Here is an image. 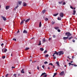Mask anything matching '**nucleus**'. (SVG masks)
Segmentation results:
<instances>
[{
	"mask_svg": "<svg viewBox=\"0 0 77 77\" xmlns=\"http://www.w3.org/2000/svg\"><path fill=\"white\" fill-rule=\"evenodd\" d=\"M64 54V52L63 51H60L58 52L56 51H55V53L53 54H56L57 55L59 54V56H61V54Z\"/></svg>",
	"mask_w": 77,
	"mask_h": 77,
	"instance_id": "nucleus-1",
	"label": "nucleus"
},
{
	"mask_svg": "<svg viewBox=\"0 0 77 77\" xmlns=\"http://www.w3.org/2000/svg\"><path fill=\"white\" fill-rule=\"evenodd\" d=\"M71 34L69 32H67L66 33L65 36H67V37L69 38L70 36H71Z\"/></svg>",
	"mask_w": 77,
	"mask_h": 77,
	"instance_id": "nucleus-2",
	"label": "nucleus"
},
{
	"mask_svg": "<svg viewBox=\"0 0 77 77\" xmlns=\"http://www.w3.org/2000/svg\"><path fill=\"white\" fill-rule=\"evenodd\" d=\"M3 51L4 52H3ZM2 53H4H4H6V51H7V49H6V48H5L4 49H2Z\"/></svg>",
	"mask_w": 77,
	"mask_h": 77,
	"instance_id": "nucleus-3",
	"label": "nucleus"
},
{
	"mask_svg": "<svg viewBox=\"0 0 77 77\" xmlns=\"http://www.w3.org/2000/svg\"><path fill=\"white\" fill-rule=\"evenodd\" d=\"M63 15H64V14L63 13H60V16L61 18H63Z\"/></svg>",
	"mask_w": 77,
	"mask_h": 77,
	"instance_id": "nucleus-4",
	"label": "nucleus"
},
{
	"mask_svg": "<svg viewBox=\"0 0 77 77\" xmlns=\"http://www.w3.org/2000/svg\"><path fill=\"white\" fill-rule=\"evenodd\" d=\"M2 18L3 19L4 21H6V18L5 17H4L3 16H1Z\"/></svg>",
	"mask_w": 77,
	"mask_h": 77,
	"instance_id": "nucleus-5",
	"label": "nucleus"
},
{
	"mask_svg": "<svg viewBox=\"0 0 77 77\" xmlns=\"http://www.w3.org/2000/svg\"><path fill=\"white\" fill-rule=\"evenodd\" d=\"M24 69H22V70H21V72L22 73V74H24L25 73V72H24Z\"/></svg>",
	"mask_w": 77,
	"mask_h": 77,
	"instance_id": "nucleus-6",
	"label": "nucleus"
},
{
	"mask_svg": "<svg viewBox=\"0 0 77 77\" xmlns=\"http://www.w3.org/2000/svg\"><path fill=\"white\" fill-rule=\"evenodd\" d=\"M68 38H69L68 37H63V39H64V41H65L66 40L68 39Z\"/></svg>",
	"mask_w": 77,
	"mask_h": 77,
	"instance_id": "nucleus-7",
	"label": "nucleus"
},
{
	"mask_svg": "<svg viewBox=\"0 0 77 77\" xmlns=\"http://www.w3.org/2000/svg\"><path fill=\"white\" fill-rule=\"evenodd\" d=\"M64 74V71H62L60 74V75H63Z\"/></svg>",
	"mask_w": 77,
	"mask_h": 77,
	"instance_id": "nucleus-8",
	"label": "nucleus"
},
{
	"mask_svg": "<svg viewBox=\"0 0 77 77\" xmlns=\"http://www.w3.org/2000/svg\"><path fill=\"white\" fill-rule=\"evenodd\" d=\"M9 8H10V6H7L5 7V9L6 10H8V9H9Z\"/></svg>",
	"mask_w": 77,
	"mask_h": 77,
	"instance_id": "nucleus-9",
	"label": "nucleus"
},
{
	"mask_svg": "<svg viewBox=\"0 0 77 77\" xmlns=\"http://www.w3.org/2000/svg\"><path fill=\"white\" fill-rule=\"evenodd\" d=\"M56 64L57 65V66H60V65H59V62L58 61H57L56 62Z\"/></svg>",
	"mask_w": 77,
	"mask_h": 77,
	"instance_id": "nucleus-10",
	"label": "nucleus"
},
{
	"mask_svg": "<svg viewBox=\"0 0 77 77\" xmlns=\"http://www.w3.org/2000/svg\"><path fill=\"white\" fill-rule=\"evenodd\" d=\"M19 6L18 5H17V6H16V7L14 8L13 9L14 11H15V10H16V9L17 8H18V7Z\"/></svg>",
	"mask_w": 77,
	"mask_h": 77,
	"instance_id": "nucleus-11",
	"label": "nucleus"
},
{
	"mask_svg": "<svg viewBox=\"0 0 77 77\" xmlns=\"http://www.w3.org/2000/svg\"><path fill=\"white\" fill-rule=\"evenodd\" d=\"M75 13H76V11L75 10H73V13L72 14L73 15H74L75 14Z\"/></svg>",
	"mask_w": 77,
	"mask_h": 77,
	"instance_id": "nucleus-12",
	"label": "nucleus"
},
{
	"mask_svg": "<svg viewBox=\"0 0 77 77\" xmlns=\"http://www.w3.org/2000/svg\"><path fill=\"white\" fill-rule=\"evenodd\" d=\"M25 21V20H22L20 22V24H23V23H24V22Z\"/></svg>",
	"mask_w": 77,
	"mask_h": 77,
	"instance_id": "nucleus-13",
	"label": "nucleus"
},
{
	"mask_svg": "<svg viewBox=\"0 0 77 77\" xmlns=\"http://www.w3.org/2000/svg\"><path fill=\"white\" fill-rule=\"evenodd\" d=\"M54 29L56 30H58V29H59V27L56 26L54 27Z\"/></svg>",
	"mask_w": 77,
	"mask_h": 77,
	"instance_id": "nucleus-14",
	"label": "nucleus"
},
{
	"mask_svg": "<svg viewBox=\"0 0 77 77\" xmlns=\"http://www.w3.org/2000/svg\"><path fill=\"white\" fill-rule=\"evenodd\" d=\"M23 33H27V31L25 30H24L23 31Z\"/></svg>",
	"mask_w": 77,
	"mask_h": 77,
	"instance_id": "nucleus-15",
	"label": "nucleus"
},
{
	"mask_svg": "<svg viewBox=\"0 0 77 77\" xmlns=\"http://www.w3.org/2000/svg\"><path fill=\"white\" fill-rule=\"evenodd\" d=\"M42 26V24L41 23V22H40L39 23V27H41Z\"/></svg>",
	"mask_w": 77,
	"mask_h": 77,
	"instance_id": "nucleus-16",
	"label": "nucleus"
},
{
	"mask_svg": "<svg viewBox=\"0 0 77 77\" xmlns=\"http://www.w3.org/2000/svg\"><path fill=\"white\" fill-rule=\"evenodd\" d=\"M29 20H30L29 19H28L26 20L25 21V23H27V22H29Z\"/></svg>",
	"mask_w": 77,
	"mask_h": 77,
	"instance_id": "nucleus-17",
	"label": "nucleus"
},
{
	"mask_svg": "<svg viewBox=\"0 0 77 77\" xmlns=\"http://www.w3.org/2000/svg\"><path fill=\"white\" fill-rule=\"evenodd\" d=\"M40 50L41 51H44V50L43 48H40Z\"/></svg>",
	"mask_w": 77,
	"mask_h": 77,
	"instance_id": "nucleus-18",
	"label": "nucleus"
},
{
	"mask_svg": "<svg viewBox=\"0 0 77 77\" xmlns=\"http://www.w3.org/2000/svg\"><path fill=\"white\" fill-rule=\"evenodd\" d=\"M62 3H63V1H61V2H59L58 3L60 5H62Z\"/></svg>",
	"mask_w": 77,
	"mask_h": 77,
	"instance_id": "nucleus-19",
	"label": "nucleus"
},
{
	"mask_svg": "<svg viewBox=\"0 0 77 77\" xmlns=\"http://www.w3.org/2000/svg\"><path fill=\"white\" fill-rule=\"evenodd\" d=\"M41 45V41H39V43L38 45L39 46Z\"/></svg>",
	"mask_w": 77,
	"mask_h": 77,
	"instance_id": "nucleus-20",
	"label": "nucleus"
},
{
	"mask_svg": "<svg viewBox=\"0 0 77 77\" xmlns=\"http://www.w3.org/2000/svg\"><path fill=\"white\" fill-rule=\"evenodd\" d=\"M23 6H27V4H26L25 2H23Z\"/></svg>",
	"mask_w": 77,
	"mask_h": 77,
	"instance_id": "nucleus-21",
	"label": "nucleus"
},
{
	"mask_svg": "<svg viewBox=\"0 0 77 77\" xmlns=\"http://www.w3.org/2000/svg\"><path fill=\"white\" fill-rule=\"evenodd\" d=\"M45 74H46V73L44 72L42 73V75H41V76H42V75H45Z\"/></svg>",
	"mask_w": 77,
	"mask_h": 77,
	"instance_id": "nucleus-22",
	"label": "nucleus"
},
{
	"mask_svg": "<svg viewBox=\"0 0 77 77\" xmlns=\"http://www.w3.org/2000/svg\"><path fill=\"white\" fill-rule=\"evenodd\" d=\"M58 14H59V13H57V14H54L53 15L54 17H56V16H57V15H58Z\"/></svg>",
	"mask_w": 77,
	"mask_h": 77,
	"instance_id": "nucleus-23",
	"label": "nucleus"
},
{
	"mask_svg": "<svg viewBox=\"0 0 77 77\" xmlns=\"http://www.w3.org/2000/svg\"><path fill=\"white\" fill-rule=\"evenodd\" d=\"M57 20H61L62 19H61V17H58L57 18Z\"/></svg>",
	"mask_w": 77,
	"mask_h": 77,
	"instance_id": "nucleus-24",
	"label": "nucleus"
},
{
	"mask_svg": "<svg viewBox=\"0 0 77 77\" xmlns=\"http://www.w3.org/2000/svg\"><path fill=\"white\" fill-rule=\"evenodd\" d=\"M73 37L72 36L70 37H69L68 38V39H69V40H70V39H72V38Z\"/></svg>",
	"mask_w": 77,
	"mask_h": 77,
	"instance_id": "nucleus-25",
	"label": "nucleus"
},
{
	"mask_svg": "<svg viewBox=\"0 0 77 77\" xmlns=\"http://www.w3.org/2000/svg\"><path fill=\"white\" fill-rule=\"evenodd\" d=\"M49 56V55H48V54H47L45 55V57H48Z\"/></svg>",
	"mask_w": 77,
	"mask_h": 77,
	"instance_id": "nucleus-26",
	"label": "nucleus"
},
{
	"mask_svg": "<svg viewBox=\"0 0 77 77\" xmlns=\"http://www.w3.org/2000/svg\"><path fill=\"white\" fill-rule=\"evenodd\" d=\"M69 65H71L72 66H73V65L74 66V65L73 64H71V63H69Z\"/></svg>",
	"mask_w": 77,
	"mask_h": 77,
	"instance_id": "nucleus-27",
	"label": "nucleus"
},
{
	"mask_svg": "<svg viewBox=\"0 0 77 77\" xmlns=\"http://www.w3.org/2000/svg\"><path fill=\"white\" fill-rule=\"evenodd\" d=\"M45 20L46 21H48V19L47 18H46L45 19Z\"/></svg>",
	"mask_w": 77,
	"mask_h": 77,
	"instance_id": "nucleus-28",
	"label": "nucleus"
},
{
	"mask_svg": "<svg viewBox=\"0 0 77 77\" xmlns=\"http://www.w3.org/2000/svg\"><path fill=\"white\" fill-rule=\"evenodd\" d=\"M42 41L43 42H45V41H46L45 40V38H43Z\"/></svg>",
	"mask_w": 77,
	"mask_h": 77,
	"instance_id": "nucleus-29",
	"label": "nucleus"
},
{
	"mask_svg": "<svg viewBox=\"0 0 77 77\" xmlns=\"http://www.w3.org/2000/svg\"><path fill=\"white\" fill-rule=\"evenodd\" d=\"M22 3V2L21 1L19 2H18L19 5H21Z\"/></svg>",
	"mask_w": 77,
	"mask_h": 77,
	"instance_id": "nucleus-30",
	"label": "nucleus"
},
{
	"mask_svg": "<svg viewBox=\"0 0 77 77\" xmlns=\"http://www.w3.org/2000/svg\"><path fill=\"white\" fill-rule=\"evenodd\" d=\"M47 50H45L44 52V54H45V53H47Z\"/></svg>",
	"mask_w": 77,
	"mask_h": 77,
	"instance_id": "nucleus-31",
	"label": "nucleus"
},
{
	"mask_svg": "<svg viewBox=\"0 0 77 77\" xmlns=\"http://www.w3.org/2000/svg\"><path fill=\"white\" fill-rule=\"evenodd\" d=\"M29 49V48H26L25 49V50H28Z\"/></svg>",
	"mask_w": 77,
	"mask_h": 77,
	"instance_id": "nucleus-32",
	"label": "nucleus"
},
{
	"mask_svg": "<svg viewBox=\"0 0 77 77\" xmlns=\"http://www.w3.org/2000/svg\"><path fill=\"white\" fill-rule=\"evenodd\" d=\"M56 36L55 35H53V38H56Z\"/></svg>",
	"mask_w": 77,
	"mask_h": 77,
	"instance_id": "nucleus-33",
	"label": "nucleus"
},
{
	"mask_svg": "<svg viewBox=\"0 0 77 77\" xmlns=\"http://www.w3.org/2000/svg\"><path fill=\"white\" fill-rule=\"evenodd\" d=\"M57 75V73H55L54 74V76H55V75Z\"/></svg>",
	"mask_w": 77,
	"mask_h": 77,
	"instance_id": "nucleus-34",
	"label": "nucleus"
},
{
	"mask_svg": "<svg viewBox=\"0 0 77 77\" xmlns=\"http://www.w3.org/2000/svg\"><path fill=\"white\" fill-rule=\"evenodd\" d=\"M45 12V10H44L43 11V14H44Z\"/></svg>",
	"mask_w": 77,
	"mask_h": 77,
	"instance_id": "nucleus-35",
	"label": "nucleus"
},
{
	"mask_svg": "<svg viewBox=\"0 0 77 77\" xmlns=\"http://www.w3.org/2000/svg\"><path fill=\"white\" fill-rule=\"evenodd\" d=\"M44 63L45 64H46V63L47 64V63H48V62H47V61H45V62H44Z\"/></svg>",
	"mask_w": 77,
	"mask_h": 77,
	"instance_id": "nucleus-36",
	"label": "nucleus"
},
{
	"mask_svg": "<svg viewBox=\"0 0 77 77\" xmlns=\"http://www.w3.org/2000/svg\"><path fill=\"white\" fill-rule=\"evenodd\" d=\"M49 65H51L52 66H53V64H52V63H50L49 64Z\"/></svg>",
	"mask_w": 77,
	"mask_h": 77,
	"instance_id": "nucleus-37",
	"label": "nucleus"
},
{
	"mask_svg": "<svg viewBox=\"0 0 77 77\" xmlns=\"http://www.w3.org/2000/svg\"><path fill=\"white\" fill-rule=\"evenodd\" d=\"M5 57H6L5 56H3L2 57V59H5Z\"/></svg>",
	"mask_w": 77,
	"mask_h": 77,
	"instance_id": "nucleus-38",
	"label": "nucleus"
},
{
	"mask_svg": "<svg viewBox=\"0 0 77 77\" xmlns=\"http://www.w3.org/2000/svg\"><path fill=\"white\" fill-rule=\"evenodd\" d=\"M13 41H17V39L16 38H13Z\"/></svg>",
	"mask_w": 77,
	"mask_h": 77,
	"instance_id": "nucleus-39",
	"label": "nucleus"
},
{
	"mask_svg": "<svg viewBox=\"0 0 77 77\" xmlns=\"http://www.w3.org/2000/svg\"><path fill=\"white\" fill-rule=\"evenodd\" d=\"M57 31L58 32H60V30L58 29H57Z\"/></svg>",
	"mask_w": 77,
	"mask_h": 77,
	"instance_id": "nucleus-40",
	"label": "nucleus"
},
{
	"mask_svg": "<svg viewBox=\"0 0 77 77\" xmlns=\"http://www.w3.org/2000/svg\"><path fill=\"white\" fill-rule=\"evenodd\" d=\"M54 23H55V22H52V24L53 25L54 24Z\"/></svg>",
	"mask_w": 77,
	"mask_h": 77,
	"instance_id": "nucleus-41",
	"label": "nucleus"
},
{
	"mask_svg": "<svg viewBox=\"0 0 77 77\" xmlns=\"http://www.w3.org/2000/svg\"><path fill=\"white\" fill-rule=\"evenodd\" d=\"M47 76V75H43V77H46Z\"/></svg>",
	"mask_w": 77,
	"mask_h": 77,
	"instance_id": "nucleus-42",
	"label": "nucleus"
},
{
	"mask_svg": "<svg viewBox=\"0 0 77 77\" xmlns=\"http://www.w3.org/2000/svg\"><path fill=\"white\" fill-rule=\"evenodd\" d=\"M63 5H66V3L65 2H64L63 3Z\"/></svg>",
	"mask_w": 77,
	"mask_h": 77,
	"instance_id": "nucleus-43",
	"label": "nucleus"
},
{
	"mask_svg": "<svg viewBox=\"0 0 77 77\" xmlns=\"http://www.w3.org/2000/svg\"><path fill=\"white\" fill-rule=\"evenodd\" d=\"M14 76H15H15H14V77H17V74H14Z\"/></svg>",
	"mask_w": 77,
	"mask_h": 77,
	"instance_id": "nucleus-44",
	"label": "nucleus"
},
{
	"mask_svg": "<svg viewBox=\"0 0 77 77\" xmlns=\"http://www.w3.org/2000/svg\"><path fill=\"white\" fill-rule=\"evenodd\" d=\"M8 75H9V74H7L6 75V77H8Z\"/></svg>",
	"mask_w": 77,
	"mask_h": 77,
	"instance_id": "nucleus-45",
	"label": "nucleus"
},
{
	"mask_svg": "<svg viewBox=\"0 0 77 77\" xmlns=\"http://www.w3.org/2000/svg\"><path fill=\"white\" fill-rule=\"evenodd\" d=\"M74 66H75V67H76V66H77V65L75 64H74Z\"/></svg>",
	"mask_w": 77,
	"mask_h": 77,
	"instance_id": "nucleus-46",
	"label": "nucleus"
},
{
	"mask_svg": "<svg viewBox=\"0 0 77 77\" xmlns=\"http://www.w3.org/2000/svg\"><path fill=\"white\" fill-rule=\"evenodd\" d=\"M70 8H71V9H73V7H72V6H71L70 7Z\"/></svg>",
	"mask_w": 77,
	"mask_h": 77,
	"instance_id": "nucleus-47",
	"label": "nucleus"
},
{
	"mask_svg": "<svg viewBox=\"0 0 77 77\" xmlns=\"http://www.w3.org/2000/svg\"><path fill=\"white\" fill-rule=\"evenodd\" d=\"M42 68H43V69H44V67H45V66H44V65H43L42 66Z\"/></svg>",
	"mask_w": 77,
	"mask_h": 77,
	"instance_id": "nucleus-48",
	"label": "nucleus"
},
{
	"mask_svg": "<svg viewBox=\"0 0 77 77\" xmlns=\"http://www.w3.org/2000/svg\"><path fill=\"white\" fill-rule=\"evenodd\" d=\"M4 45V44L3 43H2L1 45V46H3Z\"/></svg>",
	"mask_w": 77,
	"mask_h": 77,
	"instance_id": "nucleus-49",
	"label": "nucleus"
},
{
	"mask_svg": "<svg viewBox=\"0 0 77 77\" xmlns=\"http://www.w3.org/2000/svg\"><path fill=\"white\" fill-rule=\"evenodd\" d=\"M51 38H49V41H51Z\"/></svg>",
	"mask_w": 77,
	"mask_h": 77,
	"instance_id": "nucleus-50",
	"label": "nucleus"
},
{
	"mask_svg": "<svg viewBox=\"0 0 77 77\" xmlns=\"http://www.w3.org/2000/svg\"><path fill=\"white\" fill-rule=\"evenodd\" d=\"M20 32V31L19 30H18L17 32V33H18L19 32Z\"/></svg>",
	"mask_w": 77,
	"mask_h": 77,
	"instance_id": "nucleus-51",
	"label": "nucleus"
},
{
	"mask_svg": "<svg viewBox=\"0 0 77 77\" xmlns=\"http://www.w3.org/2000/svg\"><path fill=\"white\" fill-rule=\"evenodd\" d=\"M72 42H75V40H73Z\"/></svg>",
	"mask_w": 77,
	"mask_h": 77,
	"instance_id": "nucleus-52",
	"label": "nucleus"
},
{
	"mask_svg": "<svg viewBox=\"0 0 77 77\" xmlns=\"http://www.w3.org/2000/svg\"><path fill=\"white\" fill-rule=\"evenodd\" d=\"M11 68H12V69H14V68H15V67H14V66L12 67Z\"/></svg>",
	"mask_w": 77,
	"mask_h": 77,
	"instance_id": "nucleus-53",
	"label": "nucleus"
},
{
	"mask_svg": "<svg viewBox=\"0 0 77 77\" xmlns=\"http://www.w3.org/2000/svg\"><path fill=\"white\" fill-rule=\"evenodd\" d=\"M39 66H37V69H39Z\"/></svg>",
	"mask_w": 77,
	"mask_h": 77,
	"instance_id": "nucleus-54",
	"label": "nucleus"
},
{
	"mask_svg": "<svg viewBox=\"0 0 77 77\" xmlns=\"http://www.w3.org/2000/svg\"><path fill=\"white\" fill-rule=\"evenodd\" d=\"M53 59H56V57H54Z\"/></svg>",
	"mask_w": 77,
	"mask_h": 77,
	"instance_id": "nucleus-55",
	"label": "nucleus"
},
{
	"mask_svg": "<svg viewBox=\"0 0 77 77\" xmlns=\"http://www.w3.org/2000/svg\"><path fill=\"white\" fill-rule=\"evenodd\" d=\"M53 68H55V66H54V65L53 66Z\"/></svg>",
	"mask_w": 77,
	"mask_h": 77,
	"instance_id": "nucleus-56",
	"label": "nucleus"
},
{
	"mask_svg": "<svg viewBox=\"0 0 77 77\" xmlns=\"http://www.w3.org/2000/svg\"><path fill=\"white\" fill-rule=\"evenodd\" d=\"M73 9L74 10H75V8H73Z\"/></svg>",
	"mask_w": 77,
	"mask_h": 77,
	"instance_id": "nucleus-57",
	"label": "nucleus"
},
{
	"mask_svg": "<svg viewBox=\"0 0 77 77\" xmlns=\"http://www.w3.org/2000/svg\"><path fill=\"white\" fill-rule=\"evenodd\" d=\"M29 74H32L31 72H29Z\"/></svg>",
	"mask_w": 77,
	"mask_h": 77,
	"instance_id": "nucleus-58",
	"label": "nucleus"
},
{
	"mask_svg": "<svg viewBox=\"0 0 77 77\" xmlns=\"http://www.w3.org/2000/svg\"><path fill=\"white\" fill-rule=\"evenodd\" d=\"M35 38H31V39H34Z\"/></svg>",
	"mask_w": 77,
	"mask_h": 77,
	"instance_id": "nucleus-59",
	"label": "nucleus"
},
{
	"mask_svg": "<svg viewBox=\"0 0 77 77\" xmlns=\"http://www.w3.org/2000/svg\"><path fill=\"white\" fill-rule=\"evenodd\" d=\"M72 57L73 59H74V56H72Z\"/></svg>",
	"mask_w": 77,
	"mask_h": 77,
	"instance_id": "nucleus-60",
	"label": "nucleus"
},
{
	"mask_svg": "<svg viewBox=\"0 0 77 77\" xmlns=\"http://www.w3.org/2000/svg\"><path fill=\"white\" fill-rule=\"evenodd\" d=\"M72 62H73V61H71V63H72Z\"/></svg>",
	"mask_w": 77,
	"mask_h": 77,
	"instance_id": "nucleus-61",
	"label": "nucleus"
},
{
	"mask_svg": "<svg viewBox=\"0 0 77 77\" xmlns=\"http://www.w3.org/2000/svg\"><path fill=\"white\" fill-rule=\"evenodd\" d=\"M48 69H50V67H48Z\"/></svg>",
	"mask_w": 77,
	"mask_h": 77,
	"instance_id": "nucleus-62",
	"label": "nucleus"
},
{
	"mask_svg": "<svg viewBox=\"0 0 77 77\" xmlns=\"http://www.w3.org/2000/svg\"><path fill=\"white\" fill-rule=\"evenodd\" d=\"M52 56L53 57H54V55H53Z\"/></svg>",
	"mask_w": 77,
	"mask_h": 77,
	"instance_id": "nucleus-63",
	"label": "nucleus"
},
{
	"mask_svg": "<svg viewBox=\"0 0 77 77\" xmlns=\"http://www.w3.org/2000/svg\"><path fill=\"white\" fill-rule=\"evenodd\" d=\"M64 66H65V67H66V65H65Z\"/></svg>",
	"mask_w": 77,
	"mask_h": 77,
	"instance_id": "nucleus-64",
	"label": "nucleus"
}]
</instances>
